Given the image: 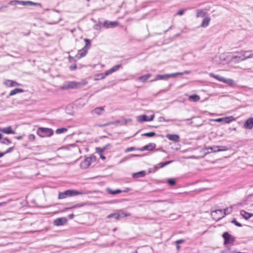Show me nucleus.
<instances>
[{
    "label": "nucleus",
    "instance_id": "21",
    "mask_svg": "<svg viewBox=\"0 0 253 253\" xmlns=\"http://www.w3.org/2000/svg\"><path fill=\"white\" fill-rule=\"evenodd\" d=\"M5 84L9 87L20 86L21 85L20 84L10 80L5 81Z\"/></svg>",
    "mask_w": 253,
    "mask_h": 253
},
{
    "label": "nucleus",
    "instance_id": "24",
    "mask_svg": "<svg viewBox=\"0 0 253 253\" xmlns=\"http://www.w3.org/2000/svg\"><path fill=\"white\" fill-rule=\"evenodd\" d=\"M240 214L246 219H248L253 216V214L249 213L244 210L241 211Z\"/></svg>",
    "mask_w": 253,
    "mask_h": 253
},
{
    "label": "nucleus",
    "instance_id": "57",
    "mask_svg": "<svg viewBox=\"0 0 253 253\" xmlns=\"http://www.w3.org/2000/svg\"><path fill=\"white\" fill-rule=\"evenodd\" d=\"M15 138L16 139H18V140H21L22 138V136H16L15 137Z\"/></svg>",
    "mask_w": 253,
    "mask_h": 253
},
{
    "label": "nucleus",
    "instance_id": "39",
    "mask_svg": "<svg viewBox=\"0 0 253 253\" xmlns=\"http://www.w3.org/2000/svg\"><path fill=\"white\" fill-rule=\"evenodd\" d=\"M156 135V134L154 132H149L145 133L142 134V136H145L149 137L154 136Z\"/></svg>",
    "mask_w": 253,
    "mask_h": 253
},
{
    "label": "nucleus",
    "instance_id": "56",
    "mask_svg": "<svg viewBox=\"0 0 253 253\" xmlns=\"http://www.w3.org/2000/svg\"><path fill=\"white\" fill-rule=\"evenodd\" d=\"M178 73H183L181 75L184 74H188L189 73V71H184V72H179Z\"/></svg>",
    "mask_w": 253,
    "mask_h": 253
},
{
    "label": "nucleus",
    "instance_id": "19",
    "mask_svg": "<svg viewBox=\"0 0 253 253\" xmlns=\"http://www.w3.org/2000/svg\"><path fill=\"white\" fill-rule=\"evenodd\" d=\"M216 214L219 215V217L215 218L216 220H218L220 219L221 217H224L223 212L222 210H217L214 211H212L211 212V215L214 217Z\"/></svg>",
    "mask_w": 253,
    "mask_h": 253
},
{
    "label": "nucleus",
    "instance_id": "60",
    "mask_svg": "<svg viewBox=\"0 0 253 253\" xmlns=\"http://www.w3.org/2000/svg\"><path fill=\"white\" fill-rule=\"evenodd\" d=\"M100 158L102 160H105L106 159L105 156L101 155H100Z\"/></svg>",
    "mask_w": 253,
    "mask_h": 253
},
{
    "label": "nucleus",
    "instance_id": "28",
    "mask_svg": "<svg viewBox=\"0 0 253 253\" xmlns=\"http://www.w3.org/2000/svg\"><path fill=\"white\" fill-rule=\"evenodd\" d=\"M151 76H152V75L151 74H146L145 75L140 77L138 78V80L142 82H144L146 80L149 79Z\"/></svg>",
    "mask_w": 253,
    "mask_h": 253
},
{
    "label": "nucleus",
    "instance_id": "20",
    "mask_svg": "<svg viewBox=\"0 0 253 253\" xmlns=\"http://www.w3.org/2000/svg\"><path fill=\"white\" fill-rule=\"evenodd\" d=\"M0 131L6 134H14L15 132L12 130L11 126H9L6 127L0 128Z\"/></svg>",
    "mask_w": 253,
    "mask_h": 253
},
{
    "label": "nucleus",
    "instance_id": "6",
    "mask_svg": "<svg viewBox=\"0 0 253 253\" xmlns=\"http://www.w3.org/2000/svg\"><path fill=\"white\" fill-rule=\"evenodd\" d=\"M210 76L211 77L215 79L216 80H217L220 82H223V83H224L226 84H227L229 85H231V86L234 85V81L232 79H226V78H225L223 77H221L219 75H214L213 73H211L210 74Z\"/></svg>",
    "mask_w": 253,
    "mask_h": 253
},
{
    "label": "nucleus",
    "instance_id": "62",
    "mask_svg": "<svg viewBox=\"0 0 253 253\" xmlns=\"http://www.w3.org/2000/svg\"><path fill=\"white\" fill-rule=\"evenodd\" d=\"M176 248L177 250H179L180 248V246L179 245V244H177L176 245Z\"/></svg>",
    "mask_w": 253,
    "mask_h": 253
},
{
    "label": "nucleus",
    "instance_id": "5",
    "mask_svg": "<svg viewBox=\"0 0 253 253\" xmlns=\"http://www.w3.org/2000/svg\"><path fill=\"white\" fill-rule=\"evenodd\" d=\"M245 52H244V50H242L240 51L233 52L231 58V61L235 63H239L240 62L245 61Z\"/></svg>",
    "mask_w": 253,
    "mask_h": 253
},
{
    "label": "nucleus",
    "instance_id": "25",
    "mask_svg": "<svg viewBox=\"0 0 253 253\" xmlns=\"http://www.w3.org/2000/svg\"><path fill=\"white\" fill-rule=\"evenodd\" d=\"M23 92H24V90L23 89L16 88H15V89H13L12 90H11L10 92L9 95L11 96H13L17 93H22Z\"/></svg>",
    "mask_w": 253,
    "mask_h": 253
},
{
    "label": "nucleus",
    "instance_id": "51",
    "mask_svg": "<svg viewBox=\"0 0 253 253\" xmlns=\"http://www.w3.org/2000/svg\"><path fill=\"white\" fill-rule=\"evenodd\" d=\"M68 59H69L70 62H73L76 61V60L75 59L74 57H73L70 55L69 56Z\"/></svg>",
    "mask_w": 253,
    "mask_h": 253
},
{
    "label": "nucleus",
    "instance_id": "32",
    "mask_svg": "<svg viewBox=\"0 0 253 253\" xmlns=\"http://www.w3.org/2000/svg\"><path fill=\"white\" fill-rule=\"evenodd\" d=\"M84 205L82 204H76L71 207L66 208L65 210H70V209H77V208H81V207H83Z\"/></svg>",
    "mask_w": 253,
    "mask_h": 253
},
{
    "label": "nucleus",
    "instance_id": "42",
    "mask_svg": "<svg viewBox=\"0 0 253 253\" xmlns=\"http://www.w3.org/2000/svg\"><path fill=\"white\" fill-rule=\"evenodd\" d=\"M28 139L30 141H33L35 140V136L34 134H30V135H29L28 136Z\"/></svg>",
    "mask_w": 253,
    "mask_h": 253
},
{
    "label": "nucleus",
    "instance_id": "58",
    "mask_svg": "<svg viewBox=\"0 0 253 253\" xmlns=\"http://www.w3.org/2000/svg\"><path fill=\"white\" fill-rule=\"evenodd\" d=\"M122 214H123V216H127L130 215L129 214L124 213L123 212L122 213Z\"/></svg>",
    "mask_w": 253,
    "mask_h": 253
},
{
    "label": "nucleus",
    "instance_id": "37",
    "mask_svg": "<svg viewBox=\"0 0 253 253\" xmlns=\"http://www.w3.org/2000/svg\"><path fill=\"white\" fill-rule=\"evenodd\" d=\"M232 211V208L231 207L227 208L226 209H224L223 212L224 216L230 213Z\"/></svg>",
    "mask_w": 253,
    "mask_h": 253
},
{
    "label": "nucleus",
    "instance_id": "50",
    "mask_svg": "<svg viewBox=\"0 0 253 253\" xmlns=\"http://www.w3.org/2000/svg\"><path fill=\"white\" fill-rule=\"evenodd\" d=\"M76 68H77V65L76 64H74L73 65H71L69 67V69L71 71L74 70L76 69Z\"/></svg>",
    "mask_w": 253,
    "mask_h": 253
},
{
    "label": "nucleus",
    "instance_id": "55",
    "mask_svg": "<svg viewBox=\"0 0 253 253\" xmlns=\"http://www.w3.org/2000/svg\"><path fill=\"white\" fill-rule=\"evenodd\" d=\"M74 217V215L73 213H72V214H70L68 215V217L70 218V219H73Z\"/></svg>",
    "mask_w": 253,
    "mask_h": 253
},
{
    "label": "nucleus",
    "instance_id": "26",
    "mask_svg": "<svg viewBox=\"0 0 253 253\" xmlns=\"http://www.w3.org/2000/svg\"><path fill=\"white\" fill-rule=\"evenodd\" d=\"M107 76L108 75H106V71H105L104 73L98 74L95 76L94 80L97 81L101 79H103Z\"/></svg>",
    "mask_w": 253,
    "mask_h": 253
},
{
    "label": "nucleus",
    "instance_id": "45",
    "mask_svg": "<svg viewBox=\"0 0 253 253\" xmlns=\"http://www.w3.org/2000/svg\"><path fill=\"white\" fill-rule=\"evenodd\" d=\"M105 149H106V147H104L102 148H96L97 152L100 154L103 153L105 151Z\"/></svg>",
    "mask_w": 253,
    "mask_h": 253
},
{
    "label": "nucleus",
    "instance_id": "12",
    "mask_svg": "<svg viewBox=\"0 0 253 253\" xmlns=\"http://www.w3.org/2000/svg\"><path fill=\"white\" fill-rule=\"evenodd\" d=\"M119 25V22L117 21H109L108 20H105L103 26L106 29L114 28L117 27Z\"/></svg>",
    "mask_w": 253,
    "mask_h": 253
},
{
    "label": "nucleus",
    "instance_id": "9",
    "mask_svg": "<svg viewBox=\"0 0 253 253\" xmlns=\"http://www.w3.org/2000/svg\"><path fill=\"white\" fill-rule=\"evenodd\" d=\"M9 4L10 5H15L17 4H19L22 5H35L36 3L33 2L31 1H23V0H11L9 2Z\"/></svg>",
    "mask_w": 253,
    "mask_h": 253
},
{
    "label": "nucleus",
    "instance_id": "40",
    "mask_svg": "<svg viewBox=\"0 0 253 253\" xmlns=\"http://www.w3.org/2000/svg\"><path fill=\"white\" fill-rule=\"evenodd\" d=\"M139 148H137L135 147H128V148H126L125 151V152L127 153V152L133 151L134 150H139Z\"/></svg>",
    "mask_w": 253,
    "mask_h": 253
},
{
    "label": "nucleus",
    "instance_id": "54",
    "mask_svg": "<svg viewBox=\"0 0 253 253\" xmlns=\"http://www.w3.org/2000/svg\"><path fill=\"white\" fill-rule=\"evenodd\" d=\"M131 189L129 188H126L123 192H127L128 191H130Z\"/></svg>",
    "mask_w": 253,
    "mask_h": 253
},
{
    "label": "nucleus",
    "instance_id": "27",
    "mask_svg": "<svg viewBox=\"0 0 253 253\" xmlns=\"http://www.w3.org/2000/svg\"><path fill=\"white\" fill-rule=\"evenodd\" d=\"M200 96L197 94H193L189 96V100L193 102H197L200 100Z\"/></svg>",
    "mask_w": 253,
    "mask_h": 253
},
{
    "label": "nucleus",
    "instance_id": "18",
    "mask_svg": "<svg viewBox=\"0 0 253 253\" xmlns=\"http://www.w3.org/2000/svg\"><path fill=\"white\" fill-rule=\"evenodd\" d=\"M166 137L169 140L177 142L179 141V136L177 134H167Z\"/></svg>",
    "mask_w": 253,
    "mask_h": 253
},
{
    "label": "nucleus",
    "instance_id": "7",
    "mask_svg": "<svg viewBox=\"0 0 253 253\" xmlns=\"http://www.w3.org/2000/svg\"><path fill=\"white\" fill-rule=\"evenodd\" d=\"M183 73H172L165 75H157L155 79L152 81H155L159 80H167L169 78L175 77L179 75H182Z\"/></svg>",
    "mask_w": 253,
    "mask_h": 253
},
{
    "label": "nucleus",
    "instance_id": "44",
    "mask_svg": "<svg viewBox=\"0 0 253 253\" xmlns=\"http://www.w3.org/2000/svg\"><path fill=\"white\" fill-rule=\"evenodd\" d=\"M231 222L234 223L235 225H236L238 227H242V224H240V223H239L238 222H237V220L235 219L232 220Z\"/></svg>",
    "mask_w": 253,
    "mask_h": 253
},
{
    "label": "nucleus",
    "instance_id": "31",
    "mask_svg": "<svg viewBox=\"0 0 253 253\" xmlns=\"http://www.w3.org/2000/svg\"><path fill=\"white\" fill-rule=\"evenodd\" d=\"M90 159L88 158L85 159L84 161L82 163V167L84 168L89 167L90 165Z\"/></svg>",
    "mask_w": 253,
    "mask_h": 253
},
{
    "label": "nucleus",
    "instance_id": "2",
    "mask_svg": "<svg viewBox=\"0 0 253 253\" xmlns=\"http://www.w3.org/2000/svg\"><path fill=\"white\" fill-rule=\"evenodd\" d=\"M84 42H85V46L81 49L79 50L78 53L76 55V57L78 59H80L84 57L86 55L88 50L90 48V40L87 39H85Z\"/></svg>",
    "mask_w": 253,
    "mask_h": 253
},
{
    "label": "nucleus",
    "instance_id": "23",
    "mask_svg": "<svg viewBox=\"0 0 253 253\" xmlns=\"http://www.w3.org/2000/svg\"><path fill=\"white\" fill-rule=\"evenodd\" d=\"M210 21H211V18L210 17H205L203 19V20L201 24V26L203 28H206V27H208L209 25Z\"/></svg>",
    "mask_w": 253,
    "mask_h": 253
},
{
    "label": "nucleus",
    "instance_id": "1",
    "mask_svg": "<svg viewBox=\"0 0 253 253\" xmlns=\"http://www.w3.org/2000/svg\"><path fill=\"white\" fill-rule=\"evenodd\" d=\"M88 82L85 80H83L81 82L75 81L68 82L65 83L62 86L63 89H78L83 87L87 84Z\"/></svg>",
    "mask_w": 253,
    "mask_h": 253
},
{
    "label": "nucleus",
    "instance_id": "36",
    "mask_svg": "<svg viewBox=\"0 0 253 253\" xmlns=\"http://www.w3.org/2000/svg\"><path fill=\"white\" fill-rule=\"evenodd\" d=\"M67 131V129L66 128L62 127V128H57L56 130V133L57 134H60V133H64V132H66Z\"/></svg>",
    "mask_w": 253,
    "mask_h": 253
},
{
    "label": "nucleus",
    "instance_id": "3",
    "mask_svg": "<svg viewBox=\"0 0 253 253\" xmlns=\"http://www.w3.org/2000/svg\"><path fill=\"white\" fill-rule=\"evenodd\" d=\"M83 193L76 190H67L62 192H60L58 195L59 199H63L67 197H73L82 194Z\"/></svg>",
    "mask_w": 253,
    "mask_h": 253
},
{
    "label": "nucleus",
    "instance_id": "8",
    "mask_svg": "<svg viewBox=\"0 0 253 253\" xmlns=\"http://www.w3.org/2000/svg\"><path fill=\"white\" fill-rule=\"evenodd\" d=\"M234 121H235V118L233 116L226 117L213 120V121L215 122L223 123L224 124H229Z\"/></svg>",
    "mask_w": 253,
    "mask_h": 253
},
{
    "label": "nucleus",
    "instance_id": "11",
    "mask_svg": "<svg viewBox=\"0 0 253 253\" xmlns=\"http://www.w3.org/2000/svg\"><path fill=\"white\" fill-rule=\"evenodd\" d=\"M155 115H152L150 117L147 115H143L137 116V120L139 122H148L153 120Z\"/></svg>",
    "mask_w": 253,
    "mask_h": 253
},
{
    "label": "nucleus",
    "instance_id": "15",
    "mask_svg": "<svg viewBox=\"0 0 253 253\" xmlns=\"http://www.w3.org/2000/svg\"><path fill=\"white\" fill-rule=\"evenodd\" d=\"M104 112V109L103 107H96L95 109H94L93 110L91 111V114L92 115H100L103 114V113Z\"/></svg>",
    "mask_w": 253,
    "mask_h": 253
},
{
    "label": "nucleus",
    "instance_id": "61",
    "mask_svg": "<svg viewBox=\"0 0 253 253\" xmlns=\"http://www.w3.org/2000/svg\"><path fill=\"white\" fill-rule=\"evenodd\" d=\"M7 7V6H6V5L2 6L0 7V10H1L3 8H6Z\"/></svg>",
    "mask_w": 253,
    "mask_h": 253
},
{
    "label": "nucleus",
    "instance_id": "35",
    "mask_svg": "<svg viewBox=\"0 0 253 253\" xmlns=\"http://www.w3.org/2000/svg\"><path fill=\"white\" fill-rule=\"evenodd\" d=\"M0 143L6 145H8L11 143V141L6 138H2L0 141Z\"/></svg>",
    "mask_w": 253,
    "mask_h": 253
},
{
    "label": "nucleus",
    "instance_id": "52",
    "mask_svg": "<svg viewBox=\"0 0 253 253\" xmlns=\"http://www.w3.org/2000/svg\"><path fill=\"white\" fill-rule=\"evenodd\" d=\"M184 241H185L184 240L180 239V240H178L176 241L175 243L177 244H179L184 242Z\"/></svg>",
    "mask_w": 253,
    "mask_h": 253
},
{
    "label": "nucleus",
    "instance_id": "63",
    "mask_svg": "<svg viewBox=\"0 0 253 253\" xmlns=\"http://www.w3.org/2000/svg\"><path fill=\"white\" fill-rule=\"evenodd\" d=\"M163 201H163V200H158V201H154V202H154V203H155V202H163Z\"/></svg>",
    "mask_w": 253,
    "mask_h": 253
},
{
    "label": "nucleus",
    "instance_id": "29",
    "mask_svg": "<svg viewBox=\"0 0 253 253\" xmlns=\"http://www.w3.org/2000/svg\"><path fill=\"white\" fill-rule=\"evenodd\" d=\"M244 52H245V59L246 60L248 59L253 58V53H251V50H244Z\"/></svg>",
    "mask_w": 253,
    "mask_h": 253
},
{
    "label": "nucleus",
    "instance_id": "49",
    "mask_svg": "<svg viewBox=\"0 0 253 253\" xmlns=\"http://www.w3.org/2000/svg\"><path fill=\"white\" fill-rule=\"evenodd\" d=\"M13 150V147H10L7 150L3 152L5 154L11 152Z\"/></svg>",
    "mask_w": 253,
    "mask_h": 253
},
{
    "label": "nucleus",
    "instance_id": "4",
    "mask_svg": "<svg viewBox=\"0 0 253 253\" xmlns=\"http://www.w3.org/2000/svg\"><path fill=\"white\" fill-rule=\"evenodd\" d=\"M53 133V129L46 127H39L37 130V134L41 137H50Z\"/></svg>",
    "mask_w": 253,
    "mask_h": 253
},
{
    "label": "nucleus",
    "instance_id": "41",
    "mask_svg": "<svg viewBox=\"0 0 253 253\" xmlns=\"http://www.w3.org/2000/svg\"><path fill=\"white\" fill-rule=\"evenodd\" d=\"M168 183L170 186H174L176 184V182L173 179L169 178L167 180Z\"/></svg>",
    "mask_w": 253,
    "mask_h": 253
},
{
    "label": "nucleus",
    "instance_id": "13",
    "mask_svg": "<svg viewBox=\"0 0 253 253\" xmlns=\"http://www.w3.org/2000/svg\"><path fill=\"white\" fill-rule=\"evenodd\" d=\"M156 147V144L154 143H150L148 145L142 147V148H140L139 149V151H151L153 150Z\"/></svg>",
    "mask_w": 253,
    "mask_h": 253
},
{
    "label": "nucleus",
    "instance_id": "17",
    "mask_svg": "<svg viewBox=\"0 0 253 253\" xmlns=\"http://www.w3.org/2000/svg\"><path fill=\"white\" fill-rule=\"evenodd\" d=\"M67 221L65 217L58 218L54 221V224L56 226H61L64 225Z\"/></svg>",
    "mask_w": 253,
    "mask_h": 253
},
{
    "label": "nucleus",
    "instance_id": "34",
    "mask_svg": "<svg viewBox=\"0 0 253 253\" xmlns=\"http://www.w3.org/2000/svg\"><path fill=\"white\" fill-rule=\"evenodd\" d=\"M218 147H219L218 146H213V147H209V148H207V149H211V150H212L213 152H219V151H223V150H225V149H218Z\"/></svg>",
    "mask_w": 253,
    "mask_h": 253
},
{
    "label": "nucleus",
    "instance_id": "14",
    "mask_svg": "<svg viewBox=\"0 0 253 253\" xmlns=\"http://www.w3.org/2000/svg\"><path fill=\"white\" fill-rule=\"evenodd\" d=\"M120 68H122V66L121 64L116 65L113 66L112 68H110V69L106 71V75H109L112 74L113 73L118 71Z\"/></svg>",
    "mask_w": 253,
    "mask_h": 253
},
{
    "label": "nucleus",
    "instance_id": "53",
    "mask_svg": "<svg viewBox=\"0 0 253 253\" xmlns=\"http://www.w3.org/2000/svg\"><path fill=\"white\" fill-rule=\"evenodd\" d=\"M158 120L159 122H165V121H166V119H165V118H164L163 117H160L158 118Z\"/></svg>",
    "mask_w": 253,
    "mask_h": 253
},
{
    "label": "nucleus",
    "instance_id": "16",
    "mask_svg": "<svg viewBox=\"0 0 253 253\" xmlns=\"http://www.w3.org/2000/svg\"><path fill=\"white\" fill-rule=\"evenodd\" d=\"M244 127L247 129L253 128V118H250L247 120L244 124Z\"/></svg>",
    "mask_w": 253,
    "mask_h": 253
},
{
    "label": "nucleus",
    "instance_id": "30",
    "mask_svg": "<svg viewBox=\"0 0 253 253\" xmlns=\"http://www.w3.org/2000/svg\"><path fill=\"white\" fill-rule=\"evenodd\" d=\"M206 14V13L203 9H198L197 10L196 17H204L205 16Z\"/></svg>",
    "mask_w": 253,
    "mask_h": 253
},
{
    "label": "nucleus",
    "instance_id": "59",
    "mask_svg": "<svg viewBox=\"0 0 253 253\" xmlns=\"http://www.w3.org/2000/svg\"><path fill=\"white\" fill-rule=\"evenodd\" d=\"M4 155H5V153H4L3 152V153L0 152V158L2 157Z\"/></svg>",
    "mask_w": 253,
    "mask_h": 253
},
{
    "label": "nucleus",
    "instance_id": "64",
    "mask_svg": "<svg viewBox=\"0 0 253 253\" xmlns=\"http://www.w3.org/2000/svg\"><path fill=\"white\" fill-rule=\"evenodd\" d=\"M75 31V29H73L71 30V32L73 33Z\"/></svg>",
    "mask_w": 253,
    "mask_h": 253
},
{
    "label": "nucleus",
    "instance_id": "48",
    "mask_svg": "<svg viewBox=\"0 0 253 253\" xmlns=\"http://www.w3.org/2000/svg\"><path fill=\"white\" fill-rule=\"evenodd\" d=\"M188 120H189V119H183V120L172 119V120H168L167 121V122H168V121H178V122H181V121H188Z\"/></svg>",
    "mask_w": 253,
    "mask_h": 253
},
{
    "label": "nucleus",
    "instance_id": "46",
    "mask_svg": "<svg viewBox=\"0 0 253 253\" xmlns=\"http://www.w3.org/2000/svg\"><path fill=\"white\" fill-rule=\"evenodd\" d=\"M172 162V161H167V162H166L165 163H161V168H163L165 166L171 163Z\"/></svg>",
    "mask_w": 253,
    "mask_h": 253
},
{
    "label": "nucleus",
    "instance_id": "33",
    "mask_svg": "<svg viewBox=\"0 0 253 253\" xmlns=\"http://www.w3.org/2000/svg\"><path fill=\"white\" fill-rule=\"evenodd\" d=\"M121 215L119 213H115L109 214L108 216V218H112L113 217L116 219H118L120 218Z\"/></svg>",
    "mask_w": 253,
    "mask_h": 253
},
{
    "label": "nucleus",
    "instance_id": "47",
    "mask_svg": "<svg viewBox=\"0 0 253 253\" xmlns=\"http://www.w3.org/2000/svg\"><path fill=\"white\" fill-rule=\"evenodd\" d=\"M185 10L186 9H180L177 12L176 14L178 15H182L183 14Z\"/></svg>",
    "mask_w": 253,
    "mask_h": 253
},
{
    "label": "nucleus",
    "instance_id": "38",
    "mask_svg": "<svg viewBox=\"0 0 253 253\" xmlns=\"http://www.w3.org/2000/svg\"><path fill=\"white\" fill-rule=\"evenodd\" d=\"M108 192L110 194L115 195V194L120 193L122 191L120 190H119V189H117V190H112L111 189H108Z\"/></svg>",
    "mask_w": 253,
    "mask_h": 253
},
{
    "label": "nucleus",
    "instance_id": "43",
    "mask_svg": "<svg viewBox=\"0 0 253 253\" xmlns=\"http://www.w3.org/2000/svg\"><path fill=\"white\" fill-rule=\"evenodd\" d=\"M101 28L100 24H96L93 26V29L96 30H100Z\"/></svg>",
    "mask_w": 253,
    "mask_h": 253
},
{
    "label": "nucleus",
    "instance_id": "10",
    "mask_svg": "<svg viewBox=\"0 0 253 253\" xmlns=\"http://www.w3.org/2000/svg\"><path fill=\"white\" fill-rule=\"evenodd\" d=\"M222 237L224 240L225 244H231L235 241L234 238L227 232L223 234Z\"/></svg>",
    "mask_w": 253,
    "mask_h": 253
},
{
    "label": "nucleus",
    "instance_id": "22",
    "mask_svg": "<svg viewBox=\"0 0 253 253\" xmlns=\"http://www.w3.org/2000/svg\"><path fill=\"white\" fill-rule=\"evenodd\" d=\"M146 175V171L144 170L140 171L137 172L133 173L132 174V177L134 178H137L139 177H144Z\"/></svg>",
    "mask_w": 253,
    "mask_h": 253
}]
</instances>
